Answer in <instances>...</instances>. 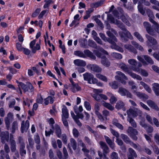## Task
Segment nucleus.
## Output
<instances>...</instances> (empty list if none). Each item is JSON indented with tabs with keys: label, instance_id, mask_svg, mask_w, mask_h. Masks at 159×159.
Listing matches in <instances>:
<instances>
[{
	"label": "nucleus",
	"instance_id": "1",
	"mask_svg": "<svg viewBox=\"0 0 159 159\" xmlns=\"http://www.w3.org/2000/svg\"><path fill=\"white\" fill-rule=\"evenodd\" d=\"M110 20L111 23L116 25L123 31V32H120L119 33V35L122 39H124V35L131 39H133V37L130 33L126 30L124 25L120 21L112 18H110Z\"/></svg>",
	"mask_w": 159,
	"mask_h": 159
},
{
	"label": "nucleus",
	"instance_id": "2",
	"mask_svg": "<svg viewBox=\"0 0 159 159\" xmlns=\"http://www.w3.org/2000/svg\"><path fill=\"white\" fill-rule=\"evenodd\" d=\"M99 51L104 54L107 55H108L107 52L102 48H100L98 49V51H94V52L97 57L102 59L101 63L103 65L107 67L109 66L110 65V62L105 58V56L99 52Z\"/></svg>",
	"mask_w": 159,
	"mask_h": 159
},
{
	"label": "nucleus",
	"instance_id": "3",
	"mask_svg": "<svg viewBox=\"0 0 159 159\" xmlns=\"http://www.w3.org/2000/svg\"><path fill=\"white\" fill-rule=\"evenodd\" d=\"M140 112H141V111L137 109H136V111H134L131 108L127 111V113L128 116L127 119V120L131 124V126L134 128H136V123L134 120L129 117V116H132L133 117H136L138 115V113Z\"/></svg>",
	"mask_w": 159,
	"mask_h": 159
},
{
	"label": "nucleus",
	"instance_id": "4",
	"mask_svg": "<svg viewBox=\"0 0 159 159\" xmlns=\"http://www.w3.org/2000/svg\"><path fill=\"white\" fill-rule=\"evenodd\" d=\"M137 58L144 65H147L148 64L152 65L154 64V61L148 55L138 56L137 57Z\"/></svg>",
	"mask_w": 159,
	"mask_h": 159
},
{
	"label": "nucleus",
	"instance_id": "5",
	"mask_svg": "<svg viewBox=\"0 0 159 159\" xmlns=\"http://www.w3.org/2000/svg\"><path fill=\"white\" fill-rule=\"evenodd\" d=\"M120 66L121 69L125 72H127L129 75L132 78L135 79H136L137 80H142V77L139 75H137L131 72L128 71V67L126 65L124 64H122L120 65Z\"/></svg>",
	"mask_w": 159,
	"mask_h": 159
},
{
	"label": "nucleus",
	"instance_id": "6",
	"mask_svg": "<svg viewBox=\"0 0 159 159\" xmlns=\"http://www.w3.org/2000/svg\"><path fill=\"white\" fill-rule=\"evenodd\" d=\"M84 80L87 81L88 83L90 84H95L97 83L98 80L94 78L93 75L91 73H86L83 74Z\"/></svg>",
	"mask_w": 159,
	"mask_h": 159
},
{
	"label": "nucleus",
	"instance_id": "7",
	"mask_svg": "<svg viewBox=\"0 0 159 159\" xmlns=\"http://www.w3.org/2000/svg\"><path fill=\"white\" fill-rule=\"evenodd\" d=\"M113 33L115 34H116L117 32L113 29H111L110 30L107 32V35L111 38V39L114 43V44L112 45V48L115 49H117L118 48V47L115 43V42H117V40L116 37L113 35Z\"/></svg>",
	"mask_w": 159,
	"mask_h": 159
},
{
	"label": "nucleus",
	"instance_id": "8",
	"mask_svg": "<svg viewBox=\"0 0 159 159\" xmlns=\"http://www.w3.org/2000/svg\"><path fill=\"white\" fill-rule=\"evenodd\" d=\"M127 132L129 135L133 140H136L137 139L136 135L138 134V132L136 129H134L131 127H129Z\"/></svg>",
	"mask_w": 159,
	"mask_h": 159
},
{
	"label": "nucleus",
	"instance_id": "9",
	"mask_svg": "<svg viewBox=\"0 0 159 159\" xmlns=\"http://www.w3.org/2000/svg\"><path fill=\"white\" fill-rule=\"evenodd\" d=\"M102 89H94L93 90V93H91V95L95 100L99 102L101 100L100 94H99V93H102Z\"/></svg>",
	"mask_w": 159,
	"mask_h": 159
},
{
	"label": "nucleus",
	"instance_id": "10",
	"mask_svg": "<svg viewBox=\"0 0 159 159\" xmlns=\"http://www.w3.org/2000/svg\"><path fill=\"white\" fill-rule=\"evenodd\" d=\"M13 118V115L11 112L8 113L7 117L4 118V121L7 129L9 130L10 128V120H12Z\"/></svg>",
	"mask_w": 159,
	"mask_h": 159
},
{
	"label": "nucleus",
	"instance_id": "11",
	"mask_svg": "<svg viewBox=\"0 0 159 159\" xmlns=\"http://www.w3.org/2000/svg\"><path fill=\"white\" fill-rule=\"evenodd\" d=\"M145 36L148 41L154 45L153 49L154 50L156 49L159 45L156 39L148 34H146Z\"/></svg>",
	"mask_w": 159,
	"mask_h": 159
},
{
	"label": "nucleus",
	"instance_id": "12",
	"mask_svg": "<svg viewBox=\"0 0 159 159\" xmlns=\"http://www.w3.org/2000/svg\"><path fill=\"white\" fill-rule=\"evenodd\" d=\"M128 63L131 66L132 69L135 72H139L140 71V69L136 67L138 62L137 61L134 59H130L128 61Z\"/></svg>",
	"mask_w": 159,
	"mask_h": 159
},
{
	"label": "nucleus",
	"instance_id": "13",
	"mask_svg": "<svg viewBox=\"0 0 159 159\" xmlns=\"http://www.w3.org/2000/svg\"><path fill=\"white\" fill-rule=\"evenodd\" d=\"M143 25L148 33L152 35H154V30L152 28L151 25L149 23L145 22L143 23Z\"/></svg>",
	"mask_w": 159,
	"mask_h": 159
},
{
	"label": "nucleus",
	"instance_id": "14",
	"mask_svg": "<svg viewBox=\"0 0 159 159\" xmlns=\"http://www.w3.org/2000/svg\"><path fill=\"white\" fill-rule=\"evenodd\" d=\"M29 122L28 120H26L25 122L24 120L22 121L21 122L20 128L21 132L23 133L24 132H27L29 129Z\"/></svg>",
	"mask_w": 159,
	"mask_h": 159
},
{
	"label": "nucleus",
	"instance_id": "15",
	"mask_svg": "<svg viewBox=\"0 0 159 159\" xmlns=\"http://www.w3.org/2000/svg\"><path fill=\"white\" fill-rule=\"evenodd\" d=\"M120 18L128 26L130 25V24L129 21H131V19L127 15H122L121 16Z\"/></svg>",
	"mask_w": 159,
	"mask_h": 159
},
{
	"label": "nucleus",
	"instance_id": "16",
	"mask_svg": "<svg viewBox=\"0 0 159 159\" xmlns=\"http://www.w3.org/2000/svg\"><path fill=\"white\" fill-rule=\"evenodd\" d=\"M116 74L117 75L115 76V79L116 80H120L121 78L126 80H128L127 78L125 76V75L120 71H117Z\"/></svg>",
	"mask_w": 159,
	"mask_h": 159
},
{
	"label": "nucleus",
	"instance_id": "17",
	"mask_svg": "<svg viewBox=\"0 0 159 159\" xmlns=\"http://www.w3.org/2000/svg\"><path fill=\"white\" fill-rule=\"evenodd\" d=\"M147 104L151 107L157 111L159 110V108L156 104L151 100H148L147 101Z\"/></svg>",
	"mask_w": 159,
	"mask_h": 159
},
{
	"label": "nucleus",
	"instance_id": "18",
	"mask_svg": "<svg viewBox=\"0 0 159 159\" xmlns=\"http://www.w3.org/2000/svg\"><path fill=\"white\" fill-rule=\"evenodd\" d=\"M70 90L73 93H75L80 90L81 87L78 84H75L70 85Z\"/></svg>",
	"mask_w": 159,
	"mask_h": 159
},
{
	"label": "nucleus",
	"instance_id": "19",
	"mask_svg": "<svg viewBox=\"0 0 159 159\" xmlns=\"http://www.w3.org/2000/svg\"><path fill=\"white\" fill-rule=\"evenodd\" d=\"M9 133L8 131L2 132L1 133V139L2 142H4L5 140L8 141L9 140Z\"/></svg>",
	"mask_w": 159,
	"mask_h": 159
},
{
	"label": "nucleus",
	"instance_id": "20",
	"mask_svg": "<svg viewBox=\"0 0 159 159\" xmlns=\"http://www.w3.org/2000/svg\"><path fill=\"white\" fill-rule=\"evenodd\" d=\"M133 93L140 98H142L143 99H147L148 98V96L144 93L135 91H134Z\"/></svg>",
	"mask_w": 159,
	"mask_h": 159
},
{
	"label": "nucleus",
	"instance_id": "21",
	"mask_svg": "<svg viewBox=\"0 0 159 159\" xmlns=\"http://www.w3.org/2000/svg\"><path fill=\"white\" fill-rule=\"evenodd\" d=\"M129 153L128 155V159H134L133 157H137V155L134 151L132 148L129 149Z\"/></svg>",
	"mask_w": 159,
	"mask_h": 159
},
{
	"label": "nucleus",
	"instance_id": "22",
	"mask_svg": "<svg viewBox=\"0 0 159 159\" xmlns=\"http://www.w3.org/2000/svg\"><path fill=\"white\" fill-rule=\"evenodd\" d=\"M74 63L76 66H84L86 65L85 62L80 59H76L74 61Z\"/></svg>",
	"mask_w": 159,
	"mask_h": 159
},
{
	"label": "nucleus",
	"instance_id": "23",
	"mask_svg": "<svg viewBox=\"0 0 159 159\" xmlns=\"http://www.w3.org/2000/svg\"><path fill=\"white\" fill-rule=\"evenodd\" d=\"M62 118L64 117L68 118L69 117V113L67 107L65 105L62 106Z\"/></svg>",
	"mask_w": 159,
	"mask_h": 159
},
{
	"label": "nucleus",
	"instance_id": "24",
	"mask_svg": "<svg viewBox=\"0 0 159 159\" xmlns=\"http://www.w3.org/2000/svg\"><path fill=\"white\" fill-rule=\"evenodd\" d=\"M54 100V97L50 96H48V97L44 99V104L45 105H47L49 103L52 104L53 103Z\"/></svg>",
	"mask_w": 159,
	"mask_h": 159
},
{
	"label": "nucleus",
	"instance_id": "25",
	"mask_svg": "<svg viewBox=\"0 0 159 159\" xmlns=\"http://www.w3.org/2000/svg\"><path fill=\"white\" fill-rule=\"evenodd\" d=\"M152 89L154 91L156 95H159V84L154 83L152 84Z\"/></svg>",
	"mask_w": 159,
	"mask_h": 159
},
{
	"label": "nucleus",
	"instance_id": "26",
	"mask_svg": "<svg viewBox=\"0 0 159 159\" xmlns=\"http://www.w3.org/2000/svg\"><path fill=\"white\" fill-rule=\"evenodd\" d=\"M124 106L125 104L123 102L121 101H119L117 102L115 107L117 109H122L124 111H125L126 109L124 107Z\"/></svg>",
	"mask_w": 159,
	"mask_h": 159
},
{
	"label": "nucleus",
	"instance_id": "27",
	"mask_svg": "<svg viewBox=\"0 0 159 159\" xmlns=\"http://www.w3.org/2000/svg\"><path fill=\"white\" fill-rule=\"evenodd\" d=\"M105 139L107 144L109 145L110 147L112 149H114L115 147V145L114 143L112 140L107 136H105Z\"/></svg>",
	"mask_w": 159,
	"mask_h": 159
},
{
	"label": "nucleus",
	"instance_id": "28",
	"mask_svg": "<svg viewBox=\"0 0 159 159\" xmlns=\"http://www.w3.org/2000/svg\"><path fill=\"white\" fill-rule=\"evenodd\" d=\"M107 94L110 97V101L111 104H114L116 102L117 100V98L111 93L107 92Z\"/></svg>",
	"mask_w": 159,
	"mask_h": 159
},
{
	"label": "nucleus",
	"instance_id": "29",
	"mask_svg": "<svg viewBox=\"0 0 159 159\" xmlns=\"http://www.w3.org/2000/svg\"><path fill=\"white\" fill-rule=\"evenodd\" d=\"M99 35L100 37L101 38L104 40L105 41H107L109 42L112 45L114 44V43L111 40V39L109 38H107L104 34H103L102 33H100L99 34Z\"/></svg>",
	"mask_w": 159,
	"mask_h": 159
},
{
	"label": "nucleus",
	"instance_id": "30",
	"mask_svg": "<svg viewBox=\"0 0 159 159\" xmlns=\"http://www.w3.org/2000/svg\"><path fill=\"white\" fill-rule=\"evenodd\" d=\"M125 48L130 52L136 53L137 52L136 49L131 45L129 44H126L124 45Z\"/></svg>",
	"mask_w": 159,
	"mask_h": 159
},
{
	"label": "nucleus",
	"instance_id": "31",
	"mask_svg": "<svg viewBox=\"0 0 159 159\" xmlns=\"http://www.w3.org/2000/svg\"><path fill=\"white\" fill-rule=\"evenodd\" d=\"M140 83L147 92L150 93L152 92V91L151 89L147 84L143 81H140Z\"/></svg>",
	"mask_w": 159,
	"mask_h": 159
},
{
	"label": "nucleus",
	"instance_id": "32",
	"mask_svg": "<svg viewBox=\"0 0 159 159\" xmlns=\"http://www.w3.org/2000/svg\"><path fill=\"white\" fill-rule=\"evenodd\" d=\"M18 129V124L16 121H14L12 124L11 132L14 133L15 131Z\"/></svg>",
	"mask_w": 159,
	"mask_h": 159
},
{
	"label": "nucleus",
	"instance_id": "33",
	"mask_svg": "<svg viewBox=\"0 0 159 159\" xmlns=\"http://www.w3.org/2000/svg\"><path fill=\"white\" fill-rule=\"evenodd\" d=\"M102 104L103 106L110 110L112 111L114 109V107L111 105L109 103L106 102L104 101L103 102Z\"/></svg>",
	"mask_w": 159,
	"mask_h": 159
},
{
	"label": "nucleus",
	"instance_id": "34",
	"mask_svg": "<svg viewBox=\"0 0 159 159\" xmlns=\"http://www.w3.org/2000/svg\"><path fill=\"white\" fill-rule=\"evenodd\" d=\"M84 55H86L87 56L93 59H95V56H94L93 53L89 50L87 49L84 50Z\"/></svg>",
	"mask_w": 159,
	"mask_h": 159
},
{
	"label": "nucleus",
	"instance_id": "35",
	"mask_svg": "<svg viewBox=\"0 0 159 159\" xmlns=\"http://www.w3.org/2000/svg\"><path fill=\"white\" fill-rule=\"evenodd\" d=\"M55 129L57 136L58 137L60 138L61 137V131L59 126L57 125H56Z\"/></svg>",
	"mask_w": 159,
	"mask_h": 159
},
{
	"label": "nucleus",
	"instance_id": "36",
	"mask_svg": "<svg viewBox=\"0 0 159 159\" xmlns=\"http://www.w3.org/2000/svg\"><path fill=\"white\" fill-rule=\"evenodd\" d=\"M112 124L116 127L121 130H123V126L120 123L118 122L117 120L114 119L112 121Z\"/></svg>",
	"mask_w": 159,
	"mask_h": 159
},
{
	"label": "nucleus",
	"instance_id": "37",
	"mask_svg": "<svg viewBox=\"0 0 159 159\" xmlns=\"http://www.w3.org/2000/svg\"><path fill=\"white\" fill-rule=\"evenodd\" d=\"M90 66H91V70L94 71L98 72H101L102 70L101 68L96 65H93Z\"/></svg>",
	"mask_w": 159,
	"mask_h": 159
},
{
	"label": "nucleus",
	"instance_id": "38",
	"mask_svg": "<svg viewBox=\"0 0 159 159\" xmlns=\"http://www.w3.org/2000/svg\"><path fill=\"white\" fill-rule=\"evenodd\" d=\"M11 148L12 152H14L16 149V143L14 140L11 139Z\"/></svg>",
	"mask_w": 159,
	"mask_h": 159
},
{
	"label": "nucleus",
	"instance_id": "39",
	"mask_svg": "<svg viewBox=\"0 0 159 159\" xmlns=\"http://www.w3.org/2000/svg\"><path fill=\"white\" fill-rule=\"evenodd\" d=\"M134 35L138 39V40L141 42H144V39L141 34L138 32H135L134 33Z\"/></svg>",
	"mask_w": 159,
	"mask_h": 159
},
{
	"label": "nucleus",
	"instance_id": "40",
	"mask_svg": "<svg viewBox=\"0 0 159 159\" xmlns=\"http://www.w3.org/2000/svg\"><path fill=\"white\" fill-rule=\"evenodd\" d=\"M103 3H104L102 1L100 0V1L91 3V7H93L97 8L98 7L101 6L103 4Z\"/></svg>",
	"mask_w": 159,
	"mask_h": 159
},
{
	"label": "nucleus",
	"instance_id": "41",
	"mask_svg": "<svg viewBox=\"0 0 159 159\" xmlns=\"http://www.w3.org/2000/svg\"><path fill=\"white\" fill-rule=\"evenodd\" d=\"M96 76L97 78L105 82H107V78L105 76L101 74H96Z\"/></svg>",
	"mask_w": 159,
	"mask_h": 159
},
{
	"label": "nucleus",
	"instance_id": "42",
	"mask_svg": "<svg viewBox=\"0 0 159 159\" xmlns=\"http://www.w3.org/2000/svg\"><path fill=\"white\" fill-rule=\"evenodd\" d=\"M150 21L154 24L155 30L159 34V24L153 20H151Z\"/></svg>",
	"mask_w": 159,
	"mask_h": 159
},
{
	"label": "nucleus",
	"instance_id": "43",
	"mask_svg": "<svg viewBox=\"0 0 159 159\" xmlns=\"http://www.w3.org/2000/svg\"><path fill=\"white\" fill-rule=\"evenodd\" d=\"M70 144L74 150L76 148V143L75 140L73 138L70 139Z\"/></svg>",
	"mask_w": 159,
	"mask_h": 159
},
{
	"label": "nucleus",
	"instance_id": "44",
	"mask_svg": "<svg viewBox=\"0 0 159 159\" xmlns=\"http://www.w3.org/2000/svg\"><path fill=\"white\" fill-rule=\"evenodd\" d=\"M74 54L75 56H77L81 57L84 58L85 57V55L83 52L80 51H75L74 52Z\"/></svg>",
	"mask_w": 159,
	"mask_h": 159
},
{
	"label": "nucleus",
	"instance_id": "45",
	"mask_svg": "<svg viewBox=\"0 0 159 159\" xmlns=\"http://www.w3.org/2000/svg\"><path fill=\"white\" fill-rule=\"evenodd\" d=\"M131 43L136 48L139 49L140 50L142 51L143 50V47L136 42L134 41H132Z\"/></svg>",
	"mask_w": 159,
	"mask_h": 159
},
{
	"label": "nucleus",
	"instance_id": "46",
	"mask_svg": "<svg viewBox=\"0 0 159 159\" xmlns=\"http://www.w3.org/2000/svg\"><path fill=\"white\" fill-rule=\"evenodd\" d=\"M127 90L126 89L124 88H120L119 89L118 92L121 96H125L126 95Z\"/></svg>",
	"mask_w": 159,
	"mask_h": 159
},
{
	"label": "nucleus",
	"instance_id": "47",
	"mask_svg": "<svg viewBox=\"0 0 159 159\" xmlns=\"http://www.w3.org/2000/svg\"><path fill=\"white\" fill-rule=\"evenodd\" d=\"M79 14H76L74 16V20L73 21L72 23L70 24V27H72L75 24L76 21L79 20Z\"/></svg>",
	"mask_w": 159,
	"mask_h": 159
},
{
	"label": "nucleus",
	"instance_id": "48",
	"mask_svg": "<svg viewBox=\"0 0 159 159\" xmlns=\"http://www.w3.org/2000/svg\"><path fill=\"white\" fill-rule=\"evenodd\" d=\"M100 105L99 103L97 102L95 103L94 108V112L95 114L99 112V111L100 109Z\"/></svg>",
	"mask_w": 159,
	"mask_h": 159
},
{
	"label": "nucleus",
	"instance_id": "49",
	"mask_svg": "<svg viewBox=\"0 0 159 159\" xmlns=\"http://www.w3.org/2000/svg\"><path fill=\"white\" fill-rule=\"evenodd\" d=\"M129 85L131 87L132 89H137V87L136 85L134 82L132 81H129L128 82Z\"/></svg>",
	"mask_w": 159,
	"mask_h": 159
},
{
	"label": "nucleus",
	"instance_id": "50",
	"mask_svg": "<svg viewBox=\"0 0 159 159\" xmlns=\"http://www.w3.org/2000/svg\"><path fill=\"white\" fill-rule=\"evenodd\" d=\"M110 157L111 159H120L117 153L115 152H113L111 154Z\"/></svg>",
	"mask_w": 159,
	"mask_h": 159
},
{
	"label": "nucleus",
	"instance_id": "51",
	"mask_svg": "<svg viewBox=\"0 0 159 159\" xmlns=\"http://www.w3.org/2000/svg\"><path fill=\"white\" fill-rule=\"evenodd\" d=\"M20 84L22 89L25 92L29 91V89H28V86H26L25 84L22 82H20Z\"/></svg>",
	"mask_w": 159,
	"mask_h": 159
},
{
	"label": "nucleus",
	"instance_id": "52",
	"mask_svg": "<svg viewBox=\"0 0 159 159\" xmlns=\"http://www.w3.org/2000/svg\"><path fill=\"white\" fill-rule=\"evenodd\" d=\"M84 106L87 110L90 111L91 109V106L89 103L87 101H85L84 103Z\"/></svg>",
	"mask_w": 159,
	"mask_h": 159
},
{
	"label": "nucleus",
	"instance_id": "53",
	"mask_svg": "<svg viewBox=\"0 0 159 159\" xmlns=\"http://www.w3.org/2000/svg\"><path fill=\"white\" fill-rule=\"evenodd\" d=\"M22 43L19 42L16 43V49L19 51H22L23 49L24 48L22 46Z\"/></svg>",
	"mask_w": 159,
	"mask_h": 159
},
{
	"label": "nucleus",
	"instance_id": "54",
	"mask_svg": "<svg viewBox=\"0 0 159 159\" xmlns=\"http://www.w3.org/2000/svg\"><path fill=\"white\" fill-rule=\"evenodd\" d=\"M138 72L140 73L141 75L144 76L146 77L148 75V72L146 70L143 69H140V71Z\"/></svg>",
	"mask_w": 159,
	"mask_h": 159
},
{
	"label": "nucleus",
	"instance_id": "55",
	"mask_svg": "<svg viewBox=\"0 0 159 159\" xmlns=\"http://www.w3.org/2000/svg\"><path fill=\"white\" fill-rule=\"evenodd\" d=\"M109 84L112 89H116L118 87L117 83L115 81L110 83Z\"/></svg>",
	"mask_w": 159,
	"mask_h": 159
},
{
	"label": "nucleus",
	"instance_id": "56",
	"mask_svg": "<svg viewBox=\"0 0 159 159\" xmlns=\"http://www.w3.org/2000/svg\"><path fill=\"white\" fill-rule=\"evenodd\" d=\"M72 133L74 136L75 138H78L79 135V131L75 128L73 129L72 130Z\"/></svg>",
	"mask_w": 159,
	"mask_h": 159
},
{
	"label": "nucleus",
	"instance_id": "57",
	"mask_svg": "<svg viewBox=\"0 0 159 159\" xmlns=\"http://www.w3.org/2000/svg\"><path fill=\"white\" fill-rule=\"evenodd\" d=\"M121 137L125 142L127 143L129 142V139L127 135L122 134L121 135Z\"/></svg>",
	"mask_w": 159,
	"mask_h": 159
},
{
	"label": "nucleus",
	"instance_id": "58",
	"mask_svg": "<svg viewBox=\"0 0 159 159\" xmlns=\"http://www.w3.org/2000/svg\"><path fill=\"white\" fill-rule=\"evenodd\" d=\"M78 108L77 107L74 108V111L76 114H79V112H81L83 111V108L81 106H80L78 108Z\"/></svg>",
	"mask_w": 159,
	"mask_h": 159
},
{
	"label": "nucleus",
	"instance_id": "59",
	"mask_svg": "<svg viewBox=\"0 0 159 159\" xmlns=\"http://www.w3.org/2000/svg\"><path fill=\"white\" fill-rule=\"evenodd\" d=\"M25 146L23 145H21L20 147V152L21 156H23L26 154V151L24 149Z\"/></svg>",
	"mask_w": 159,
	"mask_h": 159
},
{
	"label": "nucleus",
	"instance_id": "60",
	"mask_svg": "<svg viewBox=\"0 0 159 159\" xmlns=\"http://www.w3.org/2000/svg\"><path fill=\"white\" fill-rule=\"evenodd\" d=\"M43 100V98L41 95L40 94L38 95L36 99V102L39 104H42Z\"/></svg>",
	"mask_w": 159,
	"mask_h": 159
},
{
	"label": "nucleus",
	"instance_id": "61",
	"mask_svg": "<svg viewBox=\"0 0 159 159\" xmlns=\"http://www.w3.org/2000/svg\"><path fill=\"white\" fill-rule=\"evenodd\" d=\"M61 139L64 143L66 144L67 143V138L65 134H63L61 136Z\"/></svg>",
	"mask_w": 159,
	"mask_h": 159
},
{
	"label": "nucleus",
	"instance_id": "62",
	"mask_svg": "<svg viewBox=\"0 0 159 159\" xmlns=\"http://www.w3.org/2000/svg\"><path fill=\"white\" fill-rule=\"evenodd\" d=\"M103 116L105 117L106 120H107V117L110 115L109 112L107 110H104L102 112Z\"/></svg>",
	"mask_w": 159,
	"mask_h": 159
},
{
	"label": "nucleus",
	"instance_id": "63",
	"mask_svg": "<svg viewBox=\"0 0 159 159\" xmlns=\"http://www.w3.org/2000/svg\"><path fill=\"white\" fill-rule=\"evenodd\" d=\"M34 139L35 142L37 144H39L40 143V139L38 134H36L34 137Z\"/></svg>",
	"mask_w": 159,
	"mask_h": 159
},
{
	"label": "nucleus",
	"instance_id": "64",
	"mask_svg": "<svg viewBox=\"0 0 159 159\" xmlns=\"http://www.w3.org/2000/svg\"><path fill=\"white\" fill-rule=\"evenodd\" d=\"M154 139L156 143L159 145V134H156L154 136Z\"/></svg>",
	"mask_w": 159,
	"mask_h": 159
}]
</instances>
